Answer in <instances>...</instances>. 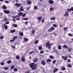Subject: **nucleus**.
Here are the masks:
<instances>
[{
	"label": "nucleus",
	"instance_id": "1",
	"mask_svg": "<svg viewBox=\"0 0 73 73\" xmlns=\"http://www.w3.org/2000/svg\"><path fill=\"white\" fill-rule=\"evenodd\" d=\"M30 67L32 68V70H34L37 69L38 68L37 64H35V63H32L29 64Z\"/></svg>",
	"mask_w": 73,
	"mask_h": 73
},
{
	"label": "nucleus",
	"instance_id": "2",
	"mask_svg": "<svg viewBox=\"0 0 73 73\" xmlns=\"http://www.w3.org/2000/svg\"><path fill=\"white\" fill-rule=\"evenodd\" d=\"M52 44H50L49 43V42H48L46 43V47H48V49H51L52 47L50 46L52 45Z\"/></svg>",
	"mask_w": 73,
	"mask_h": 73
},
{
	"label": "nucleus",
	"instance_id": "3",
	"mask_svg": "<svg viewBox=\"0 0 73 73\" xmlns=\"http://www.w3.org/2000/svg\"><path fill=\"white\" fill-rule=\"evenodd\" d=\"M54 28L51 27L50 28V29H49L48 31L49 32H51L52 31H53L54 30Z\"/></svg>",
	"mask_w": 73,
	"mask_h": 73
},
{
	"label": "nucleus",
	"instance_id": "4",
	"mask_svg": "<svg viewBox=\"0 0 73 73\" xmlns=\"http://www.w3.org/2000/svg\"><path fill=\"white\" fill-rule=\"evenodd\" d=\"M62 59H63L65 61L67 60L68 59V56H62Z\"/></svg>",
	"mask_w": 73,
	"mask_h": 73
},
{
	"label": "nucleus",
	"instance_id": "5",
	"mask_svg": "<svg viewBox=\"0 0 73 73\" xmlns=\"http://www.w3.org/2000/svg\"><path fill=\"white\" fill-rule=\"evenodd\" d=\"M21 5H22L20 3L19 4L18 3H16L15 4V6H16L18 8L20 7V6H21Z\"/></svg>",
	"mask_w": 73,
	"mask_h": 73
},
{
	"label": "nucleus",
	"instance_id": "6",
	"mask_svg": "<svg viewBox=\"0 0 73 73\" xmlns=\"http://www.w3.org/2000/svg\"><path fill=\"white\" fill-rule=\"evenodd\" d=\"M66 11H68V12H71L72 11H73V7H71L70 9H67Z\"/></svg>",
	"mask_w": 73,
	"mask_h": 73
},
{
	"label": "nucleus",
	"instance_id": "7",
	"mask_svg": "<svg viewBox=\"0 0 73 73\" xmlns=\"http://www.w3.org/2000/svg\"><path fill=\"white\" fill-rule=\"evenodd\" d=\"M3 12L4 13H5L6 14H9V13H10L9 11H7V10H5L3 11Z\"/></svg>",
	"mask_w": 73,
	"mask_h": 73
},
{
	"label": "nucleus",
	"instance_id": "8",
	"mask_svg": "<svg viewBox=\"0 0 73 73\" xmlns=\"http://www.w3.org/2000/svg\"><path fill=\"white\" fill-rule=\"evenodd\" d=\"M48 2L49 3H50V4H52L54 3V1L52 0H49Z\"/></svg>",
	"mask_w": 73,
	"mask_h": 73
},
{
	"label": "nucleus",
	"instance_id": "9",
	"mask_svg": "<svg viewBox=\"0 0 73 73\" xmlns=\"http://www.w3.org/2000/svg\"><path fill=\"white\" fill-rule=\"evenodd\" d=\"M15 58L16 60H20V57L18 55H17L16 56Z\"/></svg>",
	"mask_w": 73,
	"mask_h": 73
},
{
	"label": "nucleus",
	"instance_id": "10",
	"mask_svg": "<svg viewBox=\"0 0 73 73\" xmlns=\"http://www.w3.org/2000/svg\"><path fill=\"white\" fill-rule=\"evenodd\" d=\"M68 15L69 13H68V12L67 11H66L65 12V13L64 15V16L66 17L67 16H68Z\"/></svg>",
	"mask_w": 73,
	"mask_h": 73
},
{
	"label": "nucleus",
	"instance_id": "11",
	"mask_svg": "<svg viewBox=\"0 0 73 73\" xmlns=\"http://www.w3.org/2000/svg\"><path fill=\"white\" fill-rule=\"evenodd\" d=\"M41 64H42L43 65H45L46 64H45V60H44L42 61L41 62Z\"/></svg>",
	"mask_w": 73,
	"mask_h": 73
},
{
	"label": "nucleus",
	"instance_id": "12",
	"mask_svg": "<svg viewBox=\"0 0 73 73\" xmlns=\"http://www.w3.org/2000/svg\"><path fill=\"white\" fill-rule=\"evenodd\" d=\"M37 19L39 21H40L41 20H42V17H39L37 18Z\"/></svg>",
	"mask_w": 73,
	"mask_h": 73
},
{
	"label": "nucleus",
	"instance_id": "13",
	"mask_svg": "<svg viewBox=\"0 0 73 73\" xmlns=\"http://www.w3.org/2000/svg\"><path fill=\"white\" fill-rule=\"evenodd\" d=\"M38 61V59L35 58V59L33 60V62H37Z\"/></svg>",
	"mask_w": 73,
	"mask_h": 73
},
{
	"label": "nucleus",
	"instance_id": "14",
	"mask_svg": "<svg viewBox=\"0 0 73 73\" xmlns=\"http://www.w3.org/2000/svg\"><path fill=\"white\" fill-rule=\"evenodd\" d=\"M51 61H52V60L51 59H47L46 62L47 63H48V62H51Z\"/></svg>",
	"mask_w": 73,
	"mask_h": 73
},
{
	"label": "nucleus",
	"instance_id": "15",
	"mask_svg": "<svg viewBox=\"0 0 73 73\" xmlns=\"http://www.w3.org/2000/svg\"><path fill=\"white\" fill-rule=\"evenodd\" d=\"M63 48H66V49H68V48H69V47H68L67 45L65 44H64L63 46Z\"/></svg>",
	"mask_w": 73,
	"mask_h": 73
},
{
	"label": "nucleus",
	"instance_id": "16",
	"mask_svg": "<svg viewBox=\"0 0 73 73\" xmlns=\"http://www.w3.org/2000/svg\"><path fill=\"white\" fill-rule=\"evenodd\" d=\"M21 60L22 61L24 62L25 61V57L23 56H22L21 58Z\"/></svg>",
	"mask_w": 73,
	"mask_h": 73
},
{
	"label": "nucleus",
	"instance_id": "17",
	"mask_svg": "<svg viewBox=\"0 0 73 73\" xmlns=\"http://www.w3.org/2000/svg\"><path fill=\"white\" fill-rule=\"evenodd\" d=\"M18 15L19 16H21L23 15V13L21 12H20L18 14Z\"/></svg>",
	"mask_w": 73,
	"mask_h": 73
},
{
	"label": "nucleus",
	"instance_id": "18",
	"mask_svg": "<svg viewBox=\"0 0 73 73\" xmlns=\"http://www.w3.org/2000/svg\"><path fill=\"white\" fill-rule=\"evenodd\" d=\"M7 63L8 64H10L12 63V61L11 60H9L7 61Z\"/></svg>",
	"mask_w": 73,
	"mask_h": 73
},
{
	"label": "nucleus",
	"instance_id": "19",
	"mask_svg": "<svg viewBox=\"0 0 73 73\" xmlns=\"http://www.w3.org/2000/svg\"><path fill=\"white\" fill-rule=\"evenodd\" d=\"M2 8L3 9H6L7 8V7L5 5H3L2 6Z\"/></svg>",
	"mask_w": 73,
	"mask_h": 73
},
{
	"label": "nucleus",
	"instance_id": "20",
	"mask_svg": "<svg viewBox=\"0 0 73 73\" xmlns=\"http://www.w3.org/2000/svg\"><path fill=\"white\" fill-rule=\"evenodd\" d=\"M27 2L28 4H32V1H27Z\"/></svg>",
	"mask_w": 73,
	"mask_h": 73
},
{
	"label": "nucleus",
	"instance_id": "21",
	"mask_svg": "<svg viewBox=\"0 0 73 73\" xmlns=\"http://www.w3.org/2000/svg\"><path fill=\"white\" fill-rule=\"evenodd\" d=\"M58 69L57 68H55L54 70H53V72L54 73H55V72H57V71H58Z\"/></svg>",
	"mask_w": 73,
	"mask_h": 73
},
{
	"label": "nucleus",
	"instance_id": "22",
	"mask_svg": "<svg viewBox=\"0 0 73 73\" xmlns=\"http://www.w3.org/2000/svg\"><path fill=\"white\" fill-rule=\"evenodd\" d=\"M15 68V66L14 65H12L10 66V68L11 69H13Z\"/></svg>",
	"mask_w": 73,
	"mask_h": 73
},
{
	"label": "nucleus",
	"instance_id": "23",
	"mask_svg": "<svg viewBox=\"0 0 73 73\" xmlns=\"http://www.w3.org/2000/svg\"><path fill=\"white\" fill-rule=\"evenodd\" d=\"M4 25V27L5 29H8V26L6 25H5V24H3Z\"/></svg>",
	"mask_w": 73,
	"mask_h": 73
},
{
	"label": "nucleus",
	"instance_id": "24",
	"mask_svg": "<svg viewBox=\"0 0 73 73\" xmlns=\"http://www.w3.org/2000/svg\"><path fill=\"white\" fill-rule=\"evenodd\" d=\"M66 69L65 67H64L63 66H62L61 70H65Z\"/></svg>",
	"mask_w": 73,
	"mask_h": 73
},
{
	"label": "nucleus",
	"instance_id": "25",
	"mask_svg": "<svg viewBox=\"0 0 73 73\" xmlns=\"http://www.w3.org/2000/svg\"><path fill=\"white\" fill-rule=\"evenodd\" d=\"M10 32H11V33H15V32H16V30H11L10 31Z\"/></svg>",
	"mask_w": 73,
	"mask_h": 73
},
{
	"label": "nucleus",
	"instance_id": "26",
	"mask_svg": "<svg viewBox=\"0 0 73 73\" xmlns=\"http://www.w3.org/2000/svg\"><path fill=\"white\" fill-rule=\"evenodd\" d=\"M35 31L34 30H33L31 31V33L32 35H34L35 34Z\"/></svg>",
	"mask_w": 73,
	"mask_h": 73
},
{
	"label": "nucleus",
	"instance_id": "27",
	"mask_svg": "<svg viewBox=\"0 0 73 73\" xmlns=\"http://www.w3.org/2000/svg\"><path fill=\"white\" fill-rule=\"evenodd\" d=\"M20 10L21 11H24V10L23 9V6L21 7L20 8Z\"/></svg>",
	"mask_w": 73,
	"mask_h": 73
},
{
	"label": "nucleus",
	"instance_id": "28",
	"mask_svg": "<svg viewBox=\"0 0 73 73\" xmlns=\"http://www.w3.org/2000/svg\"><path fill=\"white\" fill-rule=\"evenodd\" d=\"M49 58L50 59H54V57L53 56H49Z\"/></svg>",
	"mask_w": 73,
	"mask_h": 73
},
{
	"label": "nucleus",
	"instance_id": "29",
	"mask_svg": "<svg viewBox=\"0 0 73 73\" xmlns=\"http://www.w3.org/2000/svg\"><path fill=\"white\" fill-rule=\"evenodd\" d=\"M58 49H59V50L61 49H62L61 46L59 45L58 47Z\"/></svg>",
	"mask_w": 73,
	"mask_h": 73
},
{
	"label": "nucleus",
	"instance_id": "30",
	"mask_svg": "<svg viewBox=\"0 0 73 73\" xmlns=\"http://www.w3.org/2000/svg\"><path fill=\"white\" fill-rule=\"evenodd\" d=\"M39 50H42V47L41 46H40L38 48Z\"/></svg>",
	"mask_w": 73,
	"mask_h": 73
},
{
	"label": "nucleus",
	"instance_id": "31",
	"mask_svg": "<svg viewBox=\"0 0 73 73\" xmlns=\"http://www.w3.org/2000/svg\"><path fill=\"white\" fill-rule=\"evenodd\" d=\"M17 38V36H15L13 38V40H16Z\"/></svg>",
	"mask_w": 73,
	"mask_h": 73
},
{
	"label": "nucleus",
	"instance_id": "32",
	"mask_svg": "<svg viewBox=\"0 0 73 73\" xmlns=\"http://www.w3.org/2000/svg\"><path fill=\"white\" fill-rule=\"evenodd\" d=\"M13 26L15 28H16V27H17V25H16V24H14L13 25Z\"/></svg>",
	"mask_w": 73,
	"mask_h": 73
},
{
	"label": "nucleus",
	"instance_id": "33",
	"mask_svg": "<svg viewBox=\"0 0 73 73\" xmlns=\"http://www.w3.org/2000/svg\"><path fill=\"white\" fill-rule=\"evenodd\" d=\"M19 35H20V36H23V34L22 32H20L19 33Z\"/></svg>",
	"mask_w": 73,
	"mask_h": 73
},
{
	"label": "nucleus",
	"instance_id": "34",
	"mask_svg": "<svg viewBox=\"0 0 73 73\" xmlns=\"http://www.w3.org/2000/svg\"><path fill=\"white\" fill-rule=\"evenodd\" d=\"M38 42V40H36L35 42V44H37Z\"/></svg>",
	"mask_w": 73,
	"mask_h": 73
},
{
	"label": "nucleus",
	"instance_id": "35",
	"mask_svg": "<svg viewBox=\"0 0 73 73\" xmlns=\"http://www.w3.org/2000/svg\"><path fill=\"white\" fill-rule=\"evenodd\" d=\"M52 25L53 27H55V28H56V27H57V25H56L55 24H54Z\"/></svg>",
	"mask_w": 73,
	"mask_h": 73
},
{
	"label": "nucleus",
	"instance_id": "36",
	"mask_svg": "<svg viewBox=\"0 0 73 73\" xmlns=\"http://www.w3.org/2000/svg\"><path fill=\"white\" fill-rule=\"evenodd\" d=\"M4 20L5 22L7 21V17H4Z\"/></svg>",
	"mask_w": 73,
	"mask_h": 73
},
{
	"label": "nucleus",
	"instance_id": "37",
	"mask_svg": "<svg viewBox=\"0 0 73 73\" xmlns=\"http://www.w3.org/2000/svg\"><path fill=\"white\" fill-rule=\"evenodd\" d=\"M68 29V27H64V28L63 30L64 31H66V29Z\"/></svg>",
	"mask_w": 73,
	"mask_h": 73
},
{
	"label": "nucleus",
	"instance_id": "38",
	"mask_svg": "<svg viewBox=\"0 0 73 73\" xmlns=\"http://www.w3.org/2000/svg\"><path fill=\"white\" fill-rule=\"evenodd\" d=\"M24 40L25 41H28V39L25 38H24Z\"/></svg>",
	"mask_w": 73,
	"mask_h": 73
},
{
	"label": "nucleus",
	"instance_id": "39",
	"mask_svg": "<svg viewBox=\"0 0 73 73\" xmlns=\"http://www.w3.org/2000/svg\"><path fill=\"white\" fill-rule=\"evenodd\" d=\"M26 16V13L25 14H23L22 15V17H25V16Z\"/></svg>",
	"mask_w": 73,
	"mask_h": 73
},
{
	"label": "nucleus",
	"instance_id": "40",
	"mask_svg": "<svg viewBox=\"0 0 73 73\" xmlns=\"http://www.w3.org/2000/svg\"><path fill=\"white\" fill-rule=\"evenodd\" d=\"M68 35L69 36H70V37H72L73 36V35H72V34L71 33H69Z\"/></svg>",
	"mask_w": 73,
	"mask_h": 73
},
{
	"label": "nucleus",
	"instance_id": "41",
	"mask_svg": "<svg viewBox=\"0 0 73 73\" xmlns=\"http://www.w3.org/2000/svg\"><path fill=\"white\" fill-rule=\"evenodd\" d=\"M67 66L68 67H69V68H72V65L70 64H69L68 65H67Z\"/></svg>",
	"mask_w": 73,
	"mask_h": 73
},
{
	"label": "nucleus",
	"instance_id": "42",
	"mask_svg": "<svg viewBox=\"0 0 73 73\" xmlns=\"http://www.w3.org/2000/svg\"><path fill=\"white\" fill-rule=\"evenodd\" d=\"M38 9V7L36 6H34V9Z\"/></svg>",
	"mask_w": 73,
	"mask_h": 73
},
{
	"label": "nucleus",
	"instance_id": "43",
	"mask_svg": "<svg viewBox=\"0 0 73 73\" xmlns=\"http://www.w3.org/2000/svg\"><path fill=\"white\" fill-rule=\"evenodd\" d=\"M0 64L1 65H4V62H1L0 63Z\"/></svg>",
	"mask_w": 73,
	"mask_h": 73
},
{
	"label": "nucleus",
	"instance_id": "44",
	"mask_svg": "<svg viewBox=\"0 0 73 73\" xmlns=\"http://www.w3.org/2000/svg\"><path fill=\"white\" fill-rule=\"evenodd\" d=\"M34 52H35L34 51H33L30 52L29 53V54H32V53H34Z\"/></svg>",
	"mask_w": 73,
	"mask_h": 73
},
{
	"label": "nucleus",
	"instance_id": "45",
	"mask_svg": "<svg viewBox=\"0 0 73 73\" xmlns=\"http://www.w3.org/2000/svg\"><path fill=\"white\" fill-rule=\"evenodd\" d=\"M14 70L15 71V72H17V69L16 68H15L14 69Z\"/></svg>",
	"mask_w": 73,
	"mask_h": 73
},
{
	"label": "nucleus",
	"instance_id": "46",
	"mask_svg": "<svg viewBox=\"0 0 73 73\" xmlns=\"http://www.w3.org/2000/svg\"><path fill=\"white\" fill-rule=\"evenodd\" d=\"M51 20H55V17H54L53 18H50Z\"/></svg>",
	"mask_w": 73,
	"mask_h": 73
},
{
	"label": "nucleus",
	"instance_id": "47",
	"mask_svg": "<svg viewBox=\"0 0 73 73\" xmlns=\"http://www.w3.org/2000/svg\"><path fill=\"white\" fill-rule=\"evenodd\" d=\"M4 38V36H0V39H2Z\"/></svg>",
	"mask_w": 73,
	"mask_h": 73
},
{
	"label": "nucleus",
	"instance_id": "48",
	"mask_svg": "<svg viewBox=\"0 0 73 73\" xmlns=\"http://www.w3.org/2000/svg\"><path fill=\"white\" fill-rule=\"evenodd\" d=\"M52 62L53 64H54L56 63V60H53Z\"/></svg>",
	"mask_w": 73,
	"mask_h": 73
},
{
	"label": "nucleus",
	"instance_id": "49",
	"mask_svg": "<svg viewBox=\"0 0 73 73\" xmlns=\"http://www.w3.org/2000/svg\"><path fill=\"white\" fill-rule=\"evenodd\" d=\"M40 53L41 54H43V53H44V51H43V50L40 51Z\"/></svg>",
	"mask_w": 73,
	"mask_h": 73
},
{
	"label": "nucleus",
	"instance_id": "50",
	"mask_svg": "<svg viewBox=\"0 0 73 73\" xmlns=\"http://www.w3.org/2000/svg\"><path fill=\"white\" fill-rule=\"evenodd\" d=\"M4 69H5V70H8V67H4Z\"/></svg>",
	"mask_w": 73,
	"mask_h": 73
},
{
	"label": "nucleus",
	"instance_id": "51",
	"mask_svg": "<svg viewBox=\"0 0 73 73\" xmlns=\"http://www.w3.org/2000/svg\"><path fill=\"white\" fill-rule=\"evenodd\" d=\"M53 9H54V8H50V11H52Z\"/></svg>",
	"mask_w": 73,
	"mask_h": 73
},
{
	"label": "nucleus",
	"instance_id": "52",
	"mask_svg": "<svg viewBox=\"0 0 73 73\" xmlns=\"http://www.w3.org/2000/svg\"><path fill=\"white\" fill-rule=\"evenodd\" d=\"M68 52H70V51H71V50H72V49H71V48H68Z\"/></svg>",
	"mask_w": 73,
	"mask_h": 73
},
{
	"label": "nucleus",
	"instance_id": "53",
	"mask_svg": "<svg viewBox=\"0 0 73 73\" xmlns=\"http://www.w3.org/2000/svg\"><path fill=\"white\" fill-rule=\"evenodd\" d=\"M68 62H71V61H70V59H68L67 60Z\"/></svg>",
	"mask_w": 73,
	"mask_h": 73
},
{
	"label": "nucleus",
	"instance_id": "54",
	"mask_svg": "<svg viewBox=\"0 0 73 73\" xmlns=\"http://www.w3.org/2000/svg\"><path fill=\"white\" fill-rule=\"evenodd\" d=\"M42 23H44V19L43 18L42 19Z\"/></svg>",
	"mask_w": 73,
	"mask_h": 73
},
{
	"label": "nucleus",
	"instance_id": "55",
	"mask_svg": "<svg viewBox=\"0 0 73 73\" xmlns=\"http://www.w3.org/2000/svg\"><path fill=\"white\" fill-rule=\"evenodd\" d=\"M22 20H28V19L27 18H23Z\"/></svg>",
	"mask_w": 73,
	"mask_h": 73
},
{
	"label": "nucleus",
	"instance_id": "56",
	"mask_svg": "<svg viewBox=\"0 0 73 73\" xmlns=\"http://www.w3.org/2000/svg\"><path fill=\"white\" fill-rule=\"evenodd\" d=\"M5 3H6V4H8L9 3V1H5Z\"/></svg>",
	"mask_w": 73,
	"mask_h": 73
},
{
	"label": "nucleus",
	"instance_id": "57",
	"mask_svg": "<svg viewBox=\"0 0 73 73\" xmlns=\"http://www.w3.org/2000/svg\"><path fill=\"white\" fill-rule=\"evenodd\" d=\"M25 73H30V71H26V72H25Z\"/></svg>",
	"mask_w": 73,
	"mask_h": 73
},
{
	"label": "nucleus",
	"instance_id": "58",
	"mask_svg": "<svg viewBox=\"0 0 73 73\" xmlns=\"http://www.w3.org/2000/svg\"><path fill=\"white\" fill-rule=\"evenodd\" d=\"M28 22L26 21V22H25V25H27V24H28Z\"/></svg>",
	"mask_w": 73,
	"mask_h": 73
},
{
	"label": "nucleus",
	"instance_id": "59",
	"mask_svg": "<svg viewBox=\"0 0 73 73\" xmlns=\"http://www.w3.org/2000/svg\"><path fill=\"white\" fill-rule=\"evenodd\" d=\"M11 47L13 49H15V46H11Z\"/></svg>",
	"mask_w": 73,
	"mask_h": 73
},
{
	"label": "nucleus",
	"instance_id": "60",
	"mask_svg": "<svg viewBox=\"0 0 73 73\" xmlns=\"http://www.w3.org/2000/svg\"><path fill=\"white\" fill-rule=\"evenodd\" d=\"M29 9V7H27L26 9V10H27V11H28Z\"/></svg>",
	"mask_w": 73,
	"mask_h": 73
},
{
	"label": "nucleus",
	"instance_id": "61",
	"mask_svg": "<svg viewBox=\"0 0 73 73\" xmlns=\"http://www.w3.org/2000/svg\"><path fill=\"white\" fill-rule=\"evenodd\" d=\"M13 41H14V40H10V42H13Z\"/></svg>",
	"mask_w": 73,
	"mask_h": 73
},
{
	"label": "nucleus",
	"instance_id": "62",
	"mask_svg": "<svg viewBox=\"0 0 73 73\" xmlns=\"http://www.w3.org/2000/svg\"><path fill=\"white\" fill-rule=\"evenodd\" d=\"M9 22H7L6 23V24H9Z\"/></svg>",
	"mask_w": 73,
	"mask_h": 73
},
{
	"label": "nucleus",
	"instance_id": "63",
	"mask_svg": "<svg viewBox=\"0 0 73 73\" xmlns=\"http://www.w3.org/2000/svg\"><path fill=\"white\" fill-rule=\"evenodd\" d=\"M12 20L14 22H16V20L15 19H13Z\"/></svg>",
	"mask_w": 73,
	"mask_h": 73
},
{
	"label": "nucleus",
	"instance_id": "64",
	"mask_svg": "<svg viewBox=\"0 0 73 73\" xmlns=\"http://www.w3.org/2000/svg\"><path fill=\"white\" fill-rule=\"evenodd\" d=\"M68 57H69V58H72V57L70 56H68Z\"/></svg>",
	"mask_w": 73,
	"mask_h": 73
}]
</instances>
